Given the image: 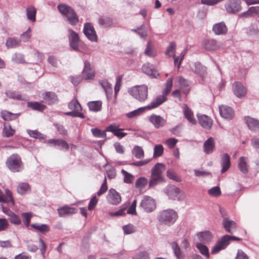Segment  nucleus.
Returning a JSON list of instances; mask_svg holds the SVG:
<instances>
[{"label":"nucleus","mask_w":259,"mask_h":259,"mask_svg":"<svg viewBox=\"0 0 259 259\" xmlns=\"http://www.w3.org/2000/svg\"><path fill=\"white\" fill-rule=\"evenodd\" d=\"M165 165L161 163H157L151 169V176L148 183L149 188H154L158 184L165 182L163 172Z\"/></svg>","instance_id":"obj_1"},{"label":"nucleus","mask_w":259,"mask_h":259,"mask_svg":"<svg viewBox=\"0 0 259 259\" xmlns=\"http://www.w3.org/2000/svg\"><path fill=\"white\" fill-rule=\"evenodd\" d=\"M57 8L60 13L65 17L70 24L76 25L78 23V16L71 7L65 4H60Z\"/></svg>","instance_id":"obj_2"},{"label":"nucleus","mask_w":259,"mask_h":259,"mask_svg":"<svg viewBox=\"0 0 259 259\" xmlns=\"http://www.w3.org/2000/svg\"><path fill=\"white\" fill-rule=\"evenodd\" d=\"M128 93L139 102H144L148 98V88L145 84L135 85L130 88Z\"/></svg>","instance_id":"obj_3"},{"label":"nucleus","mask_w":259,"mask_h":259,"mask_svg":"<svg viewBox=\"0 0 259 259\" xmlns=\"http://www.w3.org/2000/svg\"><path fill=\"white\" fill-rule=\"evenodd\" d=\"M6 164L9 169L13 172H19L23 168L21 158L17 154H13L8 157Z\"/></svg>","instance_id":"obj_4"},{"label":"nucleus","mask_w":259,"mask_h":259,"mask_svg":"<svg viewBox=\"0 0 259 259\" xmlns=\"http://www.w3.org/2000/svg\"><path fill=\"white\" fill-rule=\"evenodd\" d=\"M240 238L232 236L230 235H225L223 236L217 243L215 245L211 250L212 254H216L221 250L224 249L229 245L230 241H240Z\"/></svg>","instance_id":"obj_5"},{"label":"nucleus","mask_w":259,"mask_h":259,"mask_svg":"<svg viewBox=\"0 0 259 259\" xmlns=\"http://www.w3.org/2000/svg\"><path fill=\"white\" fill-rule=\"evenodd\" d=\"M178 218L177 213L172 210H163L160 213L159 221L165 225H169L175 222Z\"/></svg>","instance_id":"obj_6"},{"label":"nucleus","mask_w":259,"mask_h":259,"mask_svg":"<svg viewBox=\"0 0 259 259\" xmlns=\"http://www.w3.org/2000/svg\"><path fill=\"white\" fill-rule=\"evenodd\" d=\"M68 108L72 110V111L65 113L67 115H70L72 117H79L83 118L84 116L83 113L81 112L82 108L78 101L76 97L69 103Z\"/></svg>","instance_id":"obj_7"},{"label":"nucleus","mask_w":259,"mask_h":259,"mask_svg":"<svg viewBox=\"0 0 259 259\" xmlns=\"http://www.w3.org/2000/svg\"><path fill=\"white\" fill-rule=\"evenodd\" d=\"M95 71L88 61L84 62V67L82 71V78L85 80H93L95 76Z\"/></svg>","instance_id":"obj_8"},{"label":"nucleus","mask_w":259,"mask_h":259,"mask_svg":"<svg viewBox=\"0 0 259 259\" xmlns=\"http://www.w3.org/2000/svg\"><path fill=\"white\" fill-rule=\"evenodd\" d=\"M140 206L148 212L153 211L156 208V203L151 197L145 196L140 203Z\"/></svg>","instance_id":"obj_9"},{"label":"nucleus","mask_w":259,"mask_h":259,"mask_svg":"<svg viewBox=\"0 0 259 259\" xmlns=\"http://www.w3.org/2000/svg\"><path fill=\"white\" fill-rule=\"evenodd\" d=\"M83 33L91 41H96L97 40V35L92 23L87 22L84 24Z\"/></svg>","instance_id":"obj_10"},{"label":"nucleus","mask_w":259,"mask_h":259,"mask_svg":"<svg viewBox=\"0 0 259 259\" xmlns=\"http://www.w3.org/2000/svg\"><path fill=\"white\" fill-rule=\"evenodd\" d=\"M149 121L156 128H159L164 126L166 123V120L160 115L152 114L149 117Z\"/></svg>","instance_id":"obj_11"},{"label":"nucleus","mask_w":259,"mask_h":259,"mask_svg":"<svg viewBox=\"0 0 259 259\" xmlns=\"http://www.w3.org/2000/svg\"><path fill=\"white\" fill-rule=\"evenodd\" d=\"M68 38L70 47L75 51L78 50L80 40L78 33L71 29H68Z\"/></svg>","instance_id":"obj_12"},{"label":"nucleus","mask_w":259,"mask_h":259,"mask_svg":"<svg viewBox=\"0 0 259 259\" xmlns=\"http://www.w3.org/2000/svg\"><path fill=\"white\" fill-rule=\"evenodd\" d=\"M225 8L229 14L236 13L241 9V3L236 0H230L225 5Z\"/></svg>","instance_id":"obj_13"},{"label":"nucleus","mask_w":259,"mask_h":259,"mask_svg":"<svg viewBox=\"0 0 259 259\" xmlns=\"http://www.w3.org/2000/svg\"><path fill=\"white\" fill-rule=\"evenodd\" d=\"M234 94L238 98L244 97L247 93V89L242 83L239 81L235 82L233 84Z\"/></svg>","instance_id":"obj_14"},{"label":"nucleus","mask_w":259,"mask_h":259,"mask_svg":"<svg viewBox=\"0 0 259 259\" xmlns=\"http://www.w3.org/2000/svg\"><path fill=\"white\" fill-rule=\"evenodd\" d=\"M107 199L108 202L113 205H117L120 203L121 201L120 195L113 189L109 190Z\"/></svg>","instance_id":"obj_15"},{"label":"nucleus","mask_w":259,"mask_h":259,"mask_svg":"<svg viewBox=\"0 0 259 259\" xmlns=\"http://www.w3.org/2000/svg\"><path fill=\"white\" fill-rule=\"evenodd\" d=\"M198 123L203 128L209 130L211 128L213 122L212 119L206 115L197 114Z\"/></svg>","instance_id":"obj_16"},{"label":"nucleus","mask_w":259,"mask_h":259,"mask_svg":"<svg viewBox=\"0 0 259 259\" xmlns=\"http://www.w3.org/2000/svg\"><path fill=\"white\" fill-rule=\"evenodd\" d=\"M0 202L9 203L10 206L15 205L12 192L8 189H5V193L0 190Z\"/></svg>","instance_id":"obj_17"},{"label":"nucleus","mask_w":259,"mask_h":259,"mask_svg":"<svg viewBox=\"0 0 259 259\" xmlns=\"http://www.w3.org/2000/svg\"><path fill=\"white\" fill-rule=\"evenodd\" d=\"M2 208L3 212L9 217V220L12 224L17 225L21 224V220L18 215L4 206H2Z\"/></svg>","instance_id":"obj_18"},{"label":"nucleus","mask_w":259,"mask_h":259,"mask_svg":"<svg viewBox=\"0 0 259 259\" xmlns=\"http://www.w3.org/2000/svg\"><path fill=\"white\" fill-rule=\"evenodd\" d=\"M183 113L185 117L190 123L192 125L196 124L197 120L194 117L193 112L186 104L183 105Z\"/></svg>","instance_id":"obj_19"},{"label":"nucleus","mask_w":259,"mask_h":259,"mask_svg":"<svg viewBox=\"0 0 259 259\" xmlns=\"http://www.w3.org/2000/svg\"><path fill=\"white\" fill-rule=\"evenodd\" d=\"M167 95L162 93V95L157 96L154 101L151 102L150 105L146 106V109L150 110L158 107L167 100Z\"/></svg>","instance_id":"obj_20"},{"label":"nucleus","mask_w":259,"mask_h":259,"mask_svg":"<svg viewBox=\"0 0 259 259\" xmlns=\"http://www.w3.org/2000/svg\"><path fill=\"white\" fill-rule=\"evenodd\" d=\"M220 113L222 117L227 119H231L234 116L232 108L230 107L222 105L219 107Z\"/></svg>","instance_id":"obj_21"},{"label":"nucleus","mask_w":259,"mask_h":259,"mask_svg":"<svg viewBox=\"0 0 259 259\" xmlns=\"http://www.w3.org/2000/svg\"><path fill=\"white\" fill-rule=\"evenodd\" d=\"M215 148V142L212 137H209L205 141L203 145L204 152L206 154L212 153Z\"/></svg>","instance_id":"obj_22"},{"label":"nucleus","mask_w":259,"mask_h":259,"mask_svg":"<svg viewBox=\"0 0 259 259\" xmlns=\"http://www.w3.org/2000/svg\"><path fill=\"white\" fill-rule=\"evenodd\" d=\"M118 126L115 124H110L106 127V131L112 133L119 138H122L126 135V133L122 132V129L119 128Z\"/></svg>","instance_id":"obj_23"},{"label":"nucleus","mask_w":259,"mask_h":259,"mask_svg":"<svg viewBox=\"0 0 259 259\" xmlns=\"http://www.w3.org/2000/svg\"><path fill=\"white\" fill-rule=\"evenodd\" d=\"M223 225L225 230L230 233H233L237 229L236 223L227 218L223 219Z\"/></svg>","instance_id":"obj_24"},{"label":"nucleus","mask_w":259,"mask_h":259,"mask_svg":"<svg viewBox=\"0 0 259 259\" xmlns=\"http://www.w3.org/2000/svg\"><path fill=\"white\" fill-rule=\"evenodd\" d=\"M142 70L144 73L152 77H155L158 75L155 67L149 63L144 64L142 67Z\"/></svg>","instance_id":"obj_25"},{"label":"nucleus","mask_w":259,"mask_h":259,"mask_svg":"<svg viewBox=\"0 0 259 259\" xmlns=\"http://www.w3.org/2000/svg\"><path fill=\"white\" fill-rule=\"evenodd\" d=\"M244 120L250 130L253 131L259 130V120L249 116L245 117Z\"/></svg>","instance_id":"obj_26"},{"label":"nucleus","mask_w":259,"mask_h":259,"mask_svg":"<svg viewBox=\"0 0 259 259\" xmlns=\"http://www.w3.org/2000/svg\"><path fill=\"white\" fill-rule=\"evenodd\" d=\"M7 97L10 99L18 101H27L28 97L26 96L22 95L20 93L16 91L9 90L6 92Z\"/></svg>","instance_id":"obj_27"},{"label":"nucleus","mask_w":259,"mask_h":259,"mask_svg":"<svg viewBox=\"0 0 259 259\" xmlns=\"http://www.w3.org/2000/svg\"><path fill=\"white\" fill-rule=\"evenodd\" d=\"M58 212L60 217H63L75 213L76 212V209L73 207L65 206L58 208Z\"/></svg>","instance_id":"obj_28"},{"label":"nucleus","mask_w":259,"mask_h":259,"mask_svg":"<svg viewBox=\"0 0 259 259\" xmlns=\"http://www.w3.org/2000/svg\"><path fill=\"white\" fill-rule=\"evenodd\" d=\"M221 165L222 166V173L226 172L230 168L231 165L230 158L228 154L225 153L222 155Z\"/></svg>","instance_id":"obj_29"},{"label":"nucleus","mask_w":259,"mask_h":259,"mask_svg":"<svg viewBox=\"0 0 259 259\" xmlns=\"http://www.w3.org/2000/svg\"><path fill=\"white\" fill-rule=\"evenodd\" d=\"M212 30L215 34H225L228 30L227 27L224 22L217 23L213 26Z\"/></svg>","instance_id":"obj_30"},{"label":"nucleus","mask_w":259,"mask_h":259,"mask_svg":"<svg viewBox=\"0 0 259 259\" xmlns=\"http://www.w3.org/2000/svg\"><path fill=\"white\" fill-rule=\"evenodd\" d=\"M98 23L103 27H108L112 25L113 19L107 16H101L98 19Z\"/></svg>","instance_id":"obj_31"},{"label":"nucleus","mask_w":259,"mask_h":259,"mask_svg":"<svg viewBox=\"0 0 259 259\" xmlns=\"http://www.w3.org/2000/svg\"><path fill=\"white\" fill-rule=\"evenodd\" d=\"M148 179L143 177L139 178L136 181L135 187L140 191L143 192V190L148 184Z\"/></svg>","instance_id":"obj_32"},{"label":"nucleus","mask_w":259,"mask_h":259,"mask_svg":"<svg viewBox=\"0 0 259 259\" xmlns=\"http://www.w3.org/2000/svg\"><path fill=\"white\" fill-rule=\"evenodd\" d=\"M204 47L208 50H214L220 47L219 43L214 39L205 40L203 42Z\"/></svg>","instance_id":"obj_33"},{"label":"nucleus","mask_w":259,"mask_h":259,"mask_svg":"<svg viewBox=\"0 0 259 259\" xmlns=\"http://www.w3.org/2000/svg\"><path fill=\"white\" fill-rule=\"evenodd\" d=\"M102 102L101 101H90L88 103V106L91 111L98 112L101 110Z\"/></svg>","instance_id":"obj_34"},{"label":"nucleus","mask_w":259,"mask_h":259,"mask_svg":"<svg viewBox=\"0 0 259 259\" xmlns=\"http://www.w3.org/2000/svg\"><path fill=\"white\" fill-rule=\"evenodd\" d=\"M27 105L28 107L32 109L39 112H42L47 108L45 105L37 102H28Z\"/></svg>","instance_id":"obj_35"},{"label":"nucleus","mask_w":259,"mask_h":259,"mask_svg":"<svg viewBox=\"0 0 259 259\" xmlns=\"http://www.w3.org/2000/svg\"><path fill=\"white\" fill-rule=\"evenodd\" d=\"M239 170L243 174L248 172L247 158L245 157H241L238 163Z\"/></svg>","instance_id":"obj_36"},{"label":"nucleus","mask_w":259,"mask_h":259,"mask_svg":"<svg viewBox=\"0 0 259 259\" xmlns=\"http://www.w3.org/2000/svg\"><path fill=\"white\" fill-rule=\"evenodd\" d=\"M36 9L32 6L28 7L26 9L27 17L28 19L31 20L32 22H34L36 20Z\"/></svg>","instance_id":"obj_37"},{"label":"nucleus","mask_w":259,"mask_h":259,"mask_svg":"<svg viewBox=\"0 0 259 259\" xmlns=\"http://www.w3.org/2000/svg\"><path fill=\"white\" fill-rule=\"evenodd\" d=\"M176 50V43L174 41H171L167 47L165 54L168 57H172L175 55Z\"/></svg>","instance_id":"obj_38"},{"label":"nucleus","mask_w":259,"mask_h":259,"mask_svg":"<svg viewBox=\"0 0 259 259\" xmlns=\"http://www.w3.org/2000/svg\"><path fill=\"white\" fill-rule=\"evenodd\" d=\"M198 237L200 241L206 242L211 239L212 235L210 232L207 231L199 233L198 234Z\"/></svg>","instance_id":"obj_39"},{"label":"nucleus","mask_w":259,"mask_h":259,"mask_svg":"<svg viewBox=\"0 0 259 259\" xmlns=\"http://www.w3.org/2000/svg\"><path fill=\"white\" fill-rule=\"evenodd\" d=\"M30 186L27 183H20L17 188V191L18 193L20 194H24L27 192L30 191Z\"/></svg>","instance_id":"obj_40"},{"label":"nucleus","mask_w":259,"mask_h":259,"mask_svg":"<svg viewBox=\"0 0 259 259\" xmlns=\"http://www.w3.org/2000/svg\"><path fill=\"white\" fill-rule=\"evenodd\" d=\"M171 246L177 258L179 259H183L184 257V255L181 252L178 243L176 242H173L171 243Z\"/></svg>","instance_id":"obj_41"},{"label":"nucleus","mask_w":259,"mask_h":259,"mask_svg":"<svg viewBox=\"0 0 259 259\" xmlns=\"http://www.w3.org/2000/svg\"><path fill=\"white\" fill-rule=\"evenodd\" d=\"M133 154L138 159H141L144 157V151L143 148L139 146H135L132 151Z\"/></svg>","instance_id":"obj_42"},{"label":"nucleus","mask_w":259,"mask_h":259,"mask_svg":"<svg viewBox=\"0 0 259 259\" xmlns=\"http://www.w3.org/2000/svg\"><path fill=\"white\" fill-rule=\"evenodd\" d=\"M172 87V78H169L164 84V88L162 91V93L168 96L171 91Z\"/></svg>","instance_id":"obj_43"},{"label":"nucleus","mask_w":259,"mask_h":259,"mask_svg":"<svg viewBox=\"0 0 259 259\" xmlns=\"http://www.w3.org/2000/svg\"><path fill=\"white\" fill-rule=\"evenodd\" d=\"M145 54L146 56L150 57H154L156 55V53L150 41H149L147 44L145 51Z\"/></svg>","instance_id":"obj_44"},{"label":"nucleus","mask_w":259,"mask_h":259,"mask_svg":"<svg viewBox=\"0 0 259 259\" xmlns=\"http://www.w3.org/2000/svg\"><path fill=\"white\" fill-rule=\"evenodd\" d=\"M20 40L14 38H9L6 41V45L8 48H13L19 46Z\"/></svg>","instance_id":"obj_45"},{"label":"nucleus","mask_w":259,"mask_h":259,"mask_svg":"<svg viewBox=\"0 0 259 259\" xmlns=\"http://www.w3.org/2000/svg\"><path fill=\"white\" fill-rule=\"evenodd\" d=\"M31 226L35 229V230L39 231L42 234H45L46 232H48L50 228L47 225L43 224V225H37V224H32Z\"/></svg>","instance_id":"obj_46"},{"label":"nucleus","mask_w":259,"mask_h":259,"mask_svg":"<svg viewBox=\"0 0 259 259\" xmlns=\"http://www.w3.org/2000/svg\"><path fill=\"white\" fill-rule=\"evenodd\" d=\"M121 172L124 176V182L127 184H132L134 180V176L127 172L124 169H122Z\"/></svg>","instance_id":"obj_47"},{"label":"nucleus","mask_w":259,"mask_h":259,"mask_svg":"<svg viewBox=\"0 0 259 259\" xmlns=\"http://www.w3.org/2000/svg\"><path fill=\"white\" fill-rule=\"evenodd\" d=\"M44 99L48 102H52L57 99V97L54 92H47L43 94Z\"/></svg>","instance_id":"obj_48"},{"label":"nucleus","mask_w":259,"mask_h":259,"mask_svg":"<svg viewBox=\"0 0 259 259\" xmlns=\"http://www.w3.org/2000/svg\"><path fill=\"white\" fill-rule=\"evenodd\" d=\"M167 177L170 180L176 182H180V178L177 175L176 172L172 169H168L166 171Z\"/></svg>","instance_id":"obj_49"},{"label":"nucleus","mask_w":259,"mask_h":259,"mask_svg":"<svg viewBox=\"0 0 259 259\" xmlns=\"http://www.w3.org/2000/svg\"><path fill=\"white\" fill-rule=\"evenodd\" d=\"M164 148L162 145H156L154 148V157H158L161 156L163 153Z\"/></svg>","instance_id":"obj_50"},{"label":"nucleus","mask_w":259,"mask_h":259,"mask_svg":"<svg viewBox=\"0 0 259 259\" xmlns=\"http://www.w3.org/2000/svg\"><path fill=\"white\" fill-rule=\"evenodd\" d=\"M221 190L219 186L213 187L208 190V194L213 197H218L221 195Z\"/></svg>","instance_id":"obj_51"},{"label":"nucleus","mask_w":259,"mask_h":259,"mask_svg":"<svg viewBox=\"0 0 259 259\" xmlns=\"http://www.w3.org/2000/svg\"><path fill=\"white\" fill-rule=\"evenodd\" d=\"M255 14L259 18V7H251L248 10L241 14L242 16H248L251 14Z\"/></svg>","instance_id":"obj_52"},{"label":"nucleus","mask_w":259,"mask_h":259,"mask_svg":"<svg viewBox=\"0 0 259 259\" xmlns=\"http://www.w3.org/2000/svg\"><path fill=\"white\" fill-rule=\"evenodd\" d=\"M91 131L93 135L96 137L103 138L106 137V130L105 131H102L97 128H92Z\"/></svg>","instance_id":"obj_53"},{"label":"nucleus","mask_w":259,"mask_h":259,"mask_svg":"<svg viewBox=\"0 0 259 259\" xmlns=\"http://www.w3.org/2000/svg\"><path fill=\"white\" fill-rule=\"evenodd\" d=\"M147 109L146 107L139 108V109L135 110L133 111L130 112L126 114V116L128 118H133L138 115H140L141 113L144 112Z\"/></svg>","instance_id":"obj_54"},{"label":"nucleus","mask_w":259,"mask_h":259,"mask_svg":"<svg viewBox=\"0 0 259 259\" xmlns=\"http://www.w3.org/2000/svg\"><path fill=\"white\" fill-rule=\"evenodd\" d=\"M194 71L196 73L203 75L206 72V68L200 63H196L195 64Z\"/></svg>","instance_id":"obj_55"},{"label":"nucleus","mask_w":259,"mask_h":259,"mask_svg":"<svg viewBox=\"0 0 259 259\" xmlns=\"http://www.w3.org/2000/svg\"><path fill=\"white\" fill-rule=\"evenodd\" d=\"M1 117L5 120H11L16 117L15 114L7 111L2 112L1 113Z\"/></svg>","instance_id":"obj_56"},{"label":"nucleus","mask_w":259,"mask_h":259,"mask_svg":"<svg viewBox=\"0 0 259 259\" xmlns=\"http://www.w3.org/2000/svg\"><path fill=\"white\" fill-rule=\"evenodd\" d=\"M15 132V130L12 129L11 126H6L3 130V135L6 137H11L14 135Z\"/></svg>","instance_id":"obj_57"},{"label":"nucleus","mask_w":259,"mask_h":259,"mask_svg":"<svg viewBox=\"0 0 259 259\" xmlns=\"http://www.w3.org/2000/svg\"><path fill=\"white\" fill-rule=\"evenodd\" d=\"M197 248L199 250L201 254L206 256L207 257L209 256V252H208V248L201 244V243H197L196 245Z\"/></svg>","instance_id":"obj_58"},{"label":"nucleus","mask_w":259,"mask_h":259,"mask_svg":"<svg viewBox=\"0 0 259 259\" xmlns=\"http://www.w3.org/2000/svg\"><path fill=\"white\" fill-rule=\"evenodd\" d=\"M56 146L60 147L61 149L67 150L69 149V145L67 142L62 139H58V141H56Z\"/></svg>","instance_id":"obj_59"},{"label":"nucleus","mask_w":259,"mask_h":259,"mask_svg":"<svg viewBox=\"0 0 259 259\" xmlns=\"http://www.w3.org/2000/svg\"><path fill=\"white\" fill-rule=\"evenodd\" d=\"M136 205H137V200L135 199L131 205L129 206L127 210V213L133 214V215H136L137 214L136 212Z\"/></svg>","instance_id":"obj_60"},{"label":"nucleus","mask_w":259,"mask_h":259,"mask_svg":"<svg viewBox=\"0 0 259 259\" xmlns=\"http://www.w3.org/2000/svg\"><path fill=\"white\" fill-rule=\"evenodd\" d=\"M122 229L125 234H132L136 231L135 227L132 224L124 226Z\"/></svg>","instance_id":"obj_61"},{"label":"nucleus","mask_w":259,"mask_h":259,"mask_svg":"<svg viewBox=\"0 0 259 259\" xmlns=\"http://www.w3.org/2000/svg\"><path fill=\"white\" fill-rule=\"evenodd\" d=\"M22 216L24 219V222L26 227H28L30 225V220L32 216L31 213L25 212L22 214Z\"/></svg>","instance_id":"obj_62"},{"label":"nucleus","mask_w":259,"mask_h":259,"mask_svg":"<svg viewBox=\"0 0 259 259\" xmlns=\"http://www.w3.org/2000/svg\"><path fill=\"white\" fill-rule=\"evenodd\" d=\"M178 142V140L177 139L171 138L167 139L165 142V144L167 145L169 148L172 149Z\"/></svg>","instance_id":"obj_63"},{"label":"nucleus","mask_w":259,"mask_h":259,"mask_svg":"<svg viewBox=\"0 0 259 259\" xmlns=\"http://www.w3.org/2000/svg\"><path fill=\"white\" fill-rule=\"evenodd\" d=\"M179 83L181 88H188L190 85L189 81L183 76H179L178 78Z\"/></svg>","instance_id":"obj_64"}]
</instances>
